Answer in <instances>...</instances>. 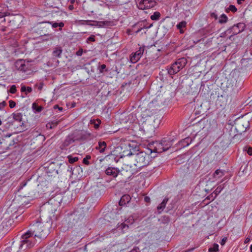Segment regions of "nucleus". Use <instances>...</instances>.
Masks as SVG:
<instances>
[{
	"label": "nucleus",
	"instance_id": "obj_1",
	"mask_svg": "<svg viewBox=\"0 0 252 252\" xmlns=\"http://www.w3.org/2000/svg\"><path fill=\"white\" fill-rule=\"evenodd\" d=\"M128 117L129 125L127 129L132 135H134L133 132L135 133L139 130H143L152 136L156 129L159 127L162 119L161 115L159 112L151 113L149 110L142 114L138 120V124L136 122L135 115L129 114Z\"/></svg>",
	"mask_w": 252,
	"mask_h": 252
},
{
	"label": "nucleus",
	"instance_id": "obj_2",
	"mask_svg": "<svg viewBox=\"0 0 252 252\" xmlns=\"http://www.w3.org/2000/svg\"><path fill=\"white\" fill-rule=\"evenodd\" d=\"M150 159L149 155L144 152L132 154V152L127 154V166H129L130 171L133 174L137 171L136 167H141L147 165Z\"/></svg>",
	"mask_w": 252,
	"mask_h": 252
},
{
	"label": "nucleus",
	"instance_id": "obj_3",
	"mask_svg": "<svg viewBox=\"0 0 252 252\" xmlns=\"http://www.w3.org/2000/svg\"><path fill=\"white\" fill-rule=\"evenodd\" d=\"M41 221L33 225L30 230L27 232H31V236L28 238L29 240L32 241L31 238L32 234H34V236L40 238H46L49 234L50 229L51 228L52 220L50 217L45 219L43 216L40 218ZM33 243V242H32ZM34 244H33V245Z\"/></svg>",
	"mask_w": 252,
	"mask_h": 252
},
{
	"label": "nucleus",
	"instance_id": "obj_4",
	"mask_svg": "<svg viewBox=\"0 0 252 252\" xmlns=\"http://www.w3.org/2000/svg\"><path fill=\"white\" fill-rule=\"evenodd\" d=\"M31 236V232L25 233L22 236L20 242H14L11 246L7 248L3 252H20L21 250H26L33 246L32 241L28 238Z\"/></svg>",
	"mask_w": 252,
	"mask_h": 252
},
{
	"label": "nucleus",
	"instance_id": "obj_5",
	"mask_svg": "<svg viewBox=\"0 0 252 252\" xmlns=\"http://www.w3.org/2000/svg\"><path fill=\"white\" fill-rule=\"evenodd\" d=\"M15 65L17 70L26 75L32 74L35 72L33 65L31 62L28 61L18 60L15 62Z\"/></svg>",
	"mask_w": 252,
	"mask_h": 252
},
{
	"label": "nucleus",
	"instance_id": "obj_6",
	"mask_svg": "<svg viewBox=\"0 0 252 252\" xmlns=\"http://www.w3.org/2000/svg\"><path fill=\"white\" fill-rule=\"evenodd\" d=\"M186 59L182 58L179 59L177 62L172 64L168 70V73L170 75H173L178 72L187 64Z\"/></svg>",
	"mask_w": 252,
	"mask_h": 252
},
{
	"label": "nucleus",
	"instance_id": "obj_7",
	"mask_svg": "<svg viewBox=\"0 0 252 252\" xmlns=\"http://www.w3.org/2000/svg\"><path fill=\"white\" fill-rule=\"evenodd\" d=\"M235 129L238 134L245 132L249 126V121L247 119L241 118L236 120L235 123Z\"/></svg>",
	"mask_w": 252,
	"mask_h": 252
},
{
	"label": "nucleus",
	"instance_id": "obj_8",
	"mask_svg": "<svg viewBox=\"0 0 252 252\" xmlns=\"http://www.w3.org/2000/svg\"><path fill=\"white\" fill-rule=\"evenodd\" d=\"M14 143L13 138L11 137V134L5 135L0 139V150L7 149Z\"/></svg>",
	"mask_w": 252,
	"mask_h": 252
},
{
	"label": "nucleus",
	"instance_id": "obj_9",
	"mask_svg": "<svg viewBox=\"0 0 252 252\" xmlns=\"http://www.w3.org/2000/svg\"><path fill=\"white\" fill-rule=\"evenodd\" d=\"M154 145L153 151L156 153H161L167 150L171 147V144L170 141L156 142Z\"/></svg>",
	"mask_w": 252,
	"mask_h": 252
},
{
	"label": "nucleus",
	"instance_id": "obj_10",
	"mask_svg": "<svg viewBox=\"0 0 252 252\" xmlns=\"http://www.w3.org/2000/svg\"><path fill=\"white\" fill-rule=\"evenodd\" d=\"M12 118L13 120V121H11L10 122L12 124V125H13L14 126L18 128L19 127H22L24 125V121L23 120V115L20 112H15L13 113L10 117H9L8 119Z\"/></svg>",
	"mask_w": 252,
	"mask_h": 252
},
{
	"label": "nucleus",
	"instance_id": "obj_11",
	"mask_svg": "<svg viewBox=\"0 0 252 252\" xmlns=\"http://www.w3.org/2000/svg\"><path fill=\"white\" fill-rule=\"evenodd\" d=\"M156 3L154 0H139L137 6L141 9H145L154 7Z\"/></svg>",
	"mask_w": 252,
	"mask_h": 252
},
{
	"label": "nucleus",
	"instance_id": "obj_12",
	"mask_svg": "<svg viewBox=\"0 0 252 252\" xmlns=\"http://www.w3.org/2000/svg\"><path fill=\"white\" fill-rule=\"evenodd\" d=\"M172 26L171 21L168 19H165L161 23L158 28V31L159 32L166 33Z\"/></svg>",
	"mask_w": 252,
	"mask_h": 252
},
{
	"label": "nucleus",
	"instance_id": "obj_13",
	"mask_svg": "<svg viewBox=\"0 0 252 252\" xmlns=\"http://www.w3.org/2000/svg\"><path fill=\"white\" fill-rule=\"evenodd\" d=\"M144 51L143 47H140L139 50L136 51L130 57V62L132 63H136L141 57Z\"/></svg>",
	"mask_w": 252,
	"mask_h": 252
},
{
	"label": "nucleus",
	"instance_id": "obj_14",
	"mask_svg": "<svg viewBox=\"0 0 252 252\" xmlns=\"http://www.w3.org/2000/svg\"><path fill=\"white\" fill-rule=\"evenodd\" d=\"M129 149L127 148V154L128 153L132 152V154H135L137 151V143L134 140H128V143H127Z\"/></svg>",
	"mask_w": 252,
	"mask_h": 252
},
{
	"label": "nucleus",
	"instance_id": "obj_15",
	"mask_svg": "<svg viewBox=\"0 0 252 252\" xmlns=\"http://www.w3.org/2000/svg\"><path fill=\"white\" fill-rule=\"evenodd\" d=\"M126 195H123L120 201H119V206L118 207V208L117 209L119 210H121L123 207H124L125 208L126 207Z\"/></svg>",
	"mask_w": 252,
	"mask_h": 252
},
{
	"label": "nucleus",
	"instance_id": "obj_16",
	"mask_svg": "<svg viewBox=\"0 0 252 252\" xmlns=\"http://www.w3.org/2000/svg\"><path fill=\"white\" fill-rule=\"evenodd\" d=\"M186 25L187 23L184 21L181 22L177 25V28L180 30V32L181 33H183L184 32V29L186 27Z\"/></svg>",
	"mask_w": 252,
	"mask_h": 252
},
{
	"label": "nucleus",
	"instance_id": "obj_17",
	"mask_svg": "<svg viewBox=\"0 0 252 252\" xmlns=\"http://www.w3.org/2000/svg\"><path fill=\"white\" fill-rule=\"evenodd\" d=\"M106 147V143L104 141L99 142L98 147H96V149L99 150L100 153H103Z\"/></svg>",
	"mask_w": 252,
	"mask_h": 252
},
{
	"label": "nucleus",
	"instance_id": "obj_18",
	"mask_svg": "<svg viewBox=\"0 0 252 252\" xmlns=\"http://www.w3.org/2000/svg\"><path fill=\"white\" fill-rule=\"evenodd\" d=\"M54 165L55 164L54 163L50 164L47 169V172L52 173L53 174H57L58 173V170L54 168Z\"/></svg>",
	"mask_w": 252,
	"mask_h": 252
},
{
	"label": "nucleus",
	"instance_id": "obj_19",
	"mask_svg": "<svg viewBox=\"0 0 252 252\" xmlns=\"http://www.w3.org/2000/svg\"><path fill=\"white\" fill-rule=\"evenodd\" d=\"M62 53V49L61 47H56L53 52V54L55 57H60Z\"/></svg>",
	"mask_w": 252,
	"mask_h": 252
},
{
	"label": "nucleus",
	"instance_id": "obj_20",
	"mask_svg": "<svg viewBox=\"0 0 252 252\" xmlns=\"http://www.w3.org/2000/svg\"><path fill=\"white\" fill-rule=\"evenodd\" d=\"M106 174L108 175H112L113 176H116V173L115 169L111 167L108 168L105 171Z\"/></svg>",
	"mask_w": 252,
	"mask_h": 252
},
{
	"label": "nucleus",
	"instance_id": "obj_21",
	"mask_svg": "<svg viewBox=\"0 0 252 252\" xmlns=\"http://www.w3.org/2000/svg\"><path fill=\"white\" fill-rule=\"evenodd\" d=\"M32 88L30 87H26L25 86H22L21 88V92H26V94H27L28 93H31L32 92Z\"/></svg>",
	"mask_w": 252,
	"mask_h": 252
},
{
	"label": "nucleus",
	"instance_id": "obj_22",
	"mask_svg": "<svg viewBox=\"0 0 252 252\" xmlns=\"http://www.w3.org/2000/svg\"><path fill=\"white\" fill-rule=\"evenodd\" d=\"M223 174V172L222 170L220 169H217L214 174V176L215 178H219L221 177Z\"/></svg>",
	"mask_w": 252,
	"mask_h": 252
},
{
	"label": "nucleus",
	"instance_id": "obj_23",
	"mask_svg": "<svg viewBox=\"0 0 252 252\" xmlns=\"http://www.w3.org/2000/svg\"><path fill=\"white\" fill-rule=\"evenodd\" d=\"M219 251V245L217 244H214L212 247L209 249V252H218Z\"/></svg>",
	"mask_w": 252,
	"mask_h": 252
},
{
	"label": "nucleus",
	"instance_id": "obj_24",
	"mask_svg": "<svg viewBox=\"0 0 252 252\" xmlns=\"http://www.w3.org/2000/svg\"><path fill=\"white\" fill-rule=\"evenodd\" d=\"M160 14L158 12H155L151 16V19L153 20H157L160 17Z\"/></svg>",
	"mask_w": 252,
	"mask_h": 252
},
{
	"label": "nucleus",
	"instance_id": "obj_25",
	"mask_svg": "<svg viewBox=\"0 0 252 252\" xmlns=\"http://www.w3.org/2000/svg\"><path fill=\"white\" fill-rule=\"evenodd\" d=\"M227 20V18L224 14H222L220 17L219 22L220 24L226 23Z\"/></svg>",
	"mask_w": 252,
	"mask_h": 252
},
{
	"label": "nucleus",
	"instance_id": "obj_26",
	"mask_svg": "<svg viewBox=\"0 0 252 252\" xmlns=\"http://www.w3.org/2000/svg\"><path fill=\"white\" fill-rule=\"evenodd\" d=\"M168 201L167 199H164L162 202L160 203V204L158 207V210L163 209L165 208L166 204Z\"/></svg>",
	"mask_w": 252,
	"mask_h": 252
},
{
	"label": "nucleus",
	"instance_id": "obj_27",
	"mask_svg": "<svg viewBox=\"0 0 252 252\" xmlns=\"http://www.w3.org/2000/svg\"><path fill=\"white\" fill-rule=\"evenodd\" d=\"M68 158L69 162L70 163H73L78 160V158L77 157H72L70 156L67 157Z\"/></svg>",
	"mask_w": 252,
	"mask_h": 252
},
{
	"label": "nucleus",
	"instance_id": "obj_28",
	"mask_svg": "<svg viewBox=\"0 0 252 252\" xmlns=\"http://www.w3.org/2000/svg\"><path fill=\"white\" fill-rule=\"evenodd\" d=\"M64 26V24L63 23V22H61L60 23H54L53 24H52V27L53 28H57L58 27H59L60 28H62Z\"/></svg>",
	"mask_w": 252,
	"mask_h": 252
},
{
	"label": "nucleus",
	"instance_id": "obj_29",
	"mask_svg": "<svg viewBox=\"0 0 252 252\" xmlns=\"http://www.w3.org/2000/svg\"><path fill=\"white\" fill-rule=\"evenodd\" d=\"M16 92V87L15 85H12L10 87L9 92L11 94H15Z\"/></svg>",
	"mask_w": 252,
	"mask_h": 252
},
{
	"label": "nucleus",
	"instance_id": "obj_30",
	"mask_svg": "<svg viewBox=\"0 0 252 252\" xmlns=\"http://www.w3.org/2000/svg\"><path fill=\"white\" fill-rule=\"evenodd\" d=\"M9 107L10 108H14L16 105V103L12 100L9 101Z\"/></svg>",
	"mask_w": 252,
	"mask_h": 252
},
{
	"label": "nucleus",
	"instance_id": "obj_31",
	"mask_svg": "<svg viewBox=\"0 0 252 252\" xmlns=\"http://www.w3.org/2000/svg\"><path fill=\"white\" fill-rule=\"evenodd\" d=\"M91 158L90 156H87L85 158L83 159V163L85 164H89V162L88 161V159Z\"/></svg>",
	"mask_w": 252,
	"mask_h": 252
},
{
	"label": "nucleus",
	"instance_id": "obj_32",
	"mask_svg": "<svg viewBox=\"0 0 252 252\" xmlns=\"http://www.w3.org/2000/svg\"><path fill=\"white\" fill-rule=\"evenodd\" d=\"M95 41V36L94 35H92L87 39V42L88 41Z\"/></svg>",
	"mask_w": 252,
	"mask_h": 252
},
{
	"label": "nucleus",
	"instance_id": "obj_33",
	"mask_svg": "<svg viewBox=\"0 0 252 252\" xmlns=\"http://www.w3.org/2000/svg\"><path fill=\"white\" fill-rule=\"evenodd\" d=\"M83 52V49L81 48L76 53V55L78 56H82Z\"/></svg>",
	"mask_w": 252,
	"mask_h": 252
},
{
	"label": "nucleus",
	"instance_id": "obj_34",
	"mask_svg": "<svg viewBox=\"0 0 252 252\" xmlns=\"http://www.w3.org/2000/svg\"><path fill=\"white\" fill-rule=\"evenodd\" d=\"M229 9L233 12H235L237 10V8L235 7V6L233 5H230L229 6Z\"/></svg>",
	"mask_w": 252,
	"mask_h": 252
},
{
	"label": "nucleus",
	"instance_id": "obj_35",
	"mask_svg": "<svg viewBox=\"0 0 252 252\" xmlns=\"http://www.w3.org/2000/svg\"><path fill=\"white\" fill-rule=\"evenodd\" d=\"M192 86L194 88L195 90L191 92V93H197L198 92V87H196V85H195V84H192Z\"/></svg>",
	"mask_w": 252,
	"mask_h": 252
},
{
	"label": "nucleus",
	"instance_id": "obj_36",
	"mask_svg": "<svg viewBox=\"0 0 252 252\" xmlns=\"http://www.w3.org/2000/svg\"><path fill=\"white\" fill-rule=\"evenodd\" d=\"M6 105V103L5 101H3L1 103H0V110H1L3 109L5 106Z\"/></svg>",
	"mask_w": 252,
	"mask_h": 252
},
{
	"label": "nucleus",
	"instance_id": "obj_37",
	"mask_svg": "<svg viewBox=\"0 0 252 252\" xmlns=\"http://www.w3.org/2000/svg\"><path fill=\"white\" fill-rule=\"evenodd\" d=\"M125 226H126V224H125V223H122L120 225H119L118 227V228L119 229H121L122 230L125 227Z\"/></svg>",
	"mask_w": 252,
	"mask_h": 252
},
{
	"label": "nucleus",
	"instance_id": "obj_38",
	"mask_svg": "<svg viewBox=\"0 0 252 252\" xmlns=\"http://www.w3.org/2000/svg\"><path fill=\"white\" fill-rule=\"evenodd\" d=\"M105 68H106V65L105 64H103L101 65L100 68V71L101 72H102L103 71V70L104 69H105Z\"/></svg>",
	"mask_w": 252,
	"mask_h": 252
},
{
	"label": "nucleus",
	"instance_id": "obj_39",
	"mask_svg": "<svg viewBox=\"0 0 252 252\" xmlns=\"http://www.w3.org/2000/svg\"><path fill=\"white\" fill-rule=\"evenodd\" d=\"M97 121L98 122V123L97 124H96L95 123L94 124V127L95 128H97L98 127H99V124H100V120H97Z\"/></svg>",
	"mask_w": 252,
	"mask_h": 252
},
{
	"label": "nucleus",
	"instance_id": "obj_40",
	"mask_svg": "<svg viewBox=\"0 0 252 252\" xmlns=\"http://www.w3.org/2000/svg\"><path fill=\"white\" fill-rule=\"evenodd\" d=\"M43 83H40L39 84V85H38V89L39 91H41L42 89H43Z\"/></svg>",
	"mask_w": 252,
	"mask_h": 252
},
{
	"label": "nucleus",
	"instance_id": "obj_41",
	"mask_svg": "<svg viewBox=\"0 0 252 252\" xmlns=\"http://www.w3.org/2000/svg\"><path fill=\"white\" fill-rule=\"evenodd\" d=\"M247 153L249 155H252V148H249L247 151Z\"/></svg>",
	"mask_w": 252,
	"mask_h": 252
},
{
	"label": "nucleus",
	"instance_id": "obj_42",
	"mask_svg": "<svg viewBox=\"0 0 252 252\" xmlns=\"http://www.w3.org/2000/svg\"><path fill=\"white\" fill-rule=\"evenodd\" d=\"M211 16L212 17L214 18L215 19H217V15L214 13H211Z\"/></svg>",
	"mask_w": 252,
	"mask_h": 252
},
{
	"label": "nucleus",
	"instance_id": "obj_43",
	"mask_svg": "<svg viewBox=\"0 0 252 252\" xmlns=\"http://www.w3.org/2000/svg\"><path fill=\"white\" fill-rule=\"evenodd\" d=\"M226 240V238H223V239L221 240V242H220V244H221V245H223L225 244V243Z\"/></svg>",
	"mask_w": 252,
	"mask_h": 252
},
{
	"label": "nucleus",
	"instance_id": "obj_44",
	"mask_svg": "<svg viewBox=\"0 0 252 252\" xmlns=\"http://www.w3.org/2000/svg\"><path fill=\"white\" fill-rule=\"evenodd\" d=\"M144 200L146 202H149L150 198L149 197L146 196L144 198Z\"/></svg>",
	"mask_w": 252,
	"mask_h": 252
},
{
	"label": "nucleus",
	"instance_id": "obj_45",
	"mask_svg": "<svg viewBox=\"0 0 252 252\" xmlns=\"http://www.w3.org/2000/svg\"><path fill=\"white\" fill-rule=\"evenodd\" d=\"M42 109V107H38V108H37V109H36V110H37V111H38V112H40V111H41Z\"/></svg>",
	"mask_w": 252,
	"mask_h": 252
},
{
	"label": "nucleus",
	"instance_id": "obj_46",
	"mask_svg": "<svg viewBox=\"0 0 252 252\" xmlns=\"http://www.w3.org/2000/svg\"><path fill=\"white\" fill-rule=\"evenodd\" d=\"M250 240V239L249 238H247L245 241V243H248Z\"/></svg>",
	"mask_w": 252,
	"mask_h": 252
},
{
	"label": "nucleus",
	"instance_id": "obj_47",
	"mask_svg": "<svg viewBox=\"0 0 252 252\" xmlns=\"http://www.w3.org/2000/svg\"><path fill=\"white\" fill-rule=\"evenodd\" d=\"M95 123V121L94 120H91V124H94Z\"/></svg>",
	"mask_w": 252,
	"mask_h": 252
},
{
	"label": "nucleus",
	"instance_id": "obj_48",
	"mask_svg": "<svg viewBox=\"0 0 252 252\" xmlns=\"http://www.w3.org/2000/svg\"><path fill=\"white\" fill-rule=\"evenodd\" d=\"M244 0H237V2L239 4L241 3V1H244Z\"/></svg>",
	"mask_w": 252,
	"mask_h": 252
},
{
	"label": "nucleus",
	"instance_id": "obj_49",
	"mask_svg": "<svg viewBox=\"0 0 252 252\" xmlns=\"http://www.w3.org/2000/svg\"><path fill=\"white\" fill-rule=\"evenodd\" d=\"M46 207L47 208H50V206L49 203L48 204H47V205H46Z\"/></svg>",
	"mask_w": 252,
	"mask_h": 252
},
{
	"label": "nucleus",
	"instance_id": "obj_50",
	"mask_svg": "<svg viewBox=\"0 0 252 252\" xmlns=\"http://www.w3.org/2000/svg\"><path fill=\"white\" fill-rule=\"evenodd\" d=\"M143 29V28H141L140 29H138L137 31H136V32L137 33L138 32H139L140 31H141Z\"/></svg>",
	"mask_w": 252,
	"mask_h": 252
},
{
	"label": "nucleus",
	"instance_id": "obj_51",
	"mask_svg": "<svg viewBox=\"0 0 252 252\" xmlns=\"http://www.w3.org/2000/svg\"><path fill=\"white\" fill-rule=\"evenodd\" d=\"M50 126V128H52V126H51V124H48L47 125V127H48V126Z\"/></svg>",
	"mask_w": 252,
	"mask_h": 252
},
{
	"label": "nucleus",
	"instance_id": "obj_52",
	"mask_svg": "<svg viewBox=\"0 0 252 252\" xmlns=\"http://www.w3.org/2000/svg\"><path fill=\"white\" fill-rule=\"evenodd\" d=\"M59 109L60 111H62L63 110V108L62 107H59Z\"/></svg>",
	"mask_w": 252,
	"mask_h": 252
},
{
	"label": "nucleus",
	"instance_id": "obj_53",
	"mask_svg": "<svg viewBox=\"0 0 252 252\" xmlns=\"http://www.w3.org/2000/svg\"><path fill=\"white\" fill-rule=\"evenodd\" d=\"M59 107L58 105H55V106H54V108H59Z\"/></svg>",
	"mask_w": 252,
	"mask_h": 252
},
{
	"label": "nucleus",
	"instance_id": "obj_54",
	"mask_svg": "<svg viewBox=\"0 0 252 252\" xmlns=\"http://www.w3.org/2000/svg\"><path fill=\"white\" fill-rule=\"evenodd\" d=\"M250 249H251V252H252V245L251 246Z\"/></svg>",
	"mask_w": 252,
	"mask_h": 252
},
{
	"label": "nucleus",
	"instance_id": "obj_55",
	"mask_svg": "<svg viewBox=\"0 0 252 252\" xmlns=\"http://www.w3.org/2000/svg\"><path fill=\"white\" fill-rule=\"evenodd\" d=\"M104 160V159H103V158H102V159H100L99 160H100V162H101V161H102V160Z\"/></svg>",
	"mask_w": 252,
	"mask_h": 252
},
{
	"label": "nucleus",
	"instance_id": "obj_56",
	"mask_svg": "<svg viewBox=\"0 0 252 252\" xmlns=\"http://www.w3.org/2000/svg\"><path fill=\"white\" fill-rule=\"evenodd\" d=\"M1 124H2L1 121L0 120V126L1 125Z\"/></svg>",
	"mask_w": 252,
	"mask_h": 252
},
{
	"label": "nucleus",
	"instance_id": "obj_57",
	"mask_svg": "<svg viewBox=\"0 0 252 252\" xmlns=\"http://www.w3.org/2000/svg\"><path fill=\"white\" fill-rule=\"evenodd\" d=\"M123 157H124V155H122V156H120V157H121V158H123Z\"/></svg>",
	"mask_w": 252,
	"mask_h": 252
},
{
	"label": "nucleus",
	"instance_id": "obj_58",
	"mask_svg": "<svg viewBox=\"0 0 252 252\" xmlns=\"http://www.w3.org/2000/svg\"><path fill=\"white\" fill-rule=\"evenodd\" d=\"M69 8L70 9L72 8V7H71V6H69Z\"/></svg>",
	"mask_w": 252,
	"mask_h": 252
},
{
	"label": "nucleus",
	"instance_id": "obj_59",
	"mask_svg": "<svg viewBox=\"0 0 252 252\" xmlns=\"http://www.w3.org/2000/svg\"><path fill=\"white\" fill-rule=\"evenodd\" d=\"M69 8L70 9L72 8V7H71V6H69Z\"/></svg>",
	"mask_w": 252,
	"mask_h": 252
}]
</instances>
